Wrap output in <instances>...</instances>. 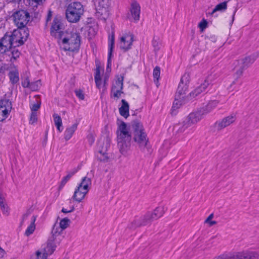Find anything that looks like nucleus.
Masks as SVG:
<instances>
[{"mask_svg": "<svg viewBox=\"0 0 259 259\" xmlns=\"http://www.w3.org/2000/svg\"><path fill=\"white\" fill-rule=\"evenodd\" d=\"M164 213V207L163 206H158L153 212H148L145 215L140 218H136L128 225V228L131 229H135L137 227L150 225L153 221L161 217Z\"/></svg>", "mask_w": 259, "mask_h": 259, "instance_id": "nucleus-1", "label": "nucleus"}, {"mask_svg": "<svg viewBox=\"0 0 259 259\" xmlns=\"http://www.w3.org/2000/svg\"><path fill=\"white\" fill-rule=\"evenodd\" d=\"M60 48L65 51L74 52L78 51L80 45V36L76 32H66L58 40Z\"/></svg>", "mask_w": 259, "mask_h": 259, "instance_id": "nucleus-2", "label": "nucleus"}, {"mask_svg": "<svg viewBox=\"0 0 259 259\" xmlns=\"http://www.w3.org/2000/svg\"><path fill=\"white\" fill-rule=\"evenodd\" d=\"M117 140L120 152L125 154L130 149L131 145V135L127 125L122 122L117 130Z\"/></svg>", "mask_w": 259, "mask_h": 259, "instance_id": "nucleus-3", "label": "nucleus"}, {"mask_svg": "<svg viewBox=\"0 0 259 259\" xmlns=\"http://www.w3.org/2000/svg\"><path fill=\"white\" fill-rule=\"evenodd\" d=\"M258 57H259V52L236 60L234 62V69L236 78L232 82L230 87H232L236 83L237 79L242 75L244 70L250 66Z\"/></svg>", "mask_w": 259, "mask_h": 259, "instance_id": "nucleus-4", "label": "nucleus"}, {"mask_svg": "<svg viewBox=\"0 0 259 259\" xmlns=\"http://www.w3.org/2000/svg\"><path fill=\"white\" fill-rule=\"evenodd\" d=\"M132 128L134 130V140L141 148H144L148 142L143 124L139 121L132 122Z\"/></svg>", "mask_w": 259, "mask_h": 259, "instance_id": "nucleus-5", "label": "nucleus"}, {"mask_svg": "<svg viewBox=\"0 0 259 259\" xmlns=\"http://www.w3.org/2000/svg\"><path fill=\"white\" fill-rule=\"evenodd\" d=\"M84 12L83 6L80 2H74L69 4L66 10V17L70 22H78Z\"/></svg>", "mask_w": 259, "mask_h": 259, "instance_id": "nucleus-6", "label": "nucleus"}, {"mask_svg": "<svg viewBox=\"0 0 259 259\" xmlns=\"http://www.w3.org/2000/svg\"><path fill=\"white\" fill-rule=\"evenodd\" d=\"M28 36L29 33L27 29L14 30L12 34L10 35V36L12 37L11 40L14 48L23 45Z\"/></svg>", "mask_w": 259, "mask_h": 259, "instance_id": "nucleus-7", "label": "nucleus"}, {"mask_svg": "<svg viewBox=\"0 0 259 259\" xmlns=\"http://www.w3.org/2000/svg\"><path fill=\"white\" fill-rule=\"evenodd\" d=\"M96 10V15L102 19H106L108 16L109 0H93Z\"/></svg>", "mask_w": 259, "mask_h": 259, "instance_id": "nucleus-8", "label": "nucleus"}, {"mask_svg": "<svg viewBox=\"0 0 259 259\" xmlns=\"http://www.w3.org/2000/svg\"><path fill=\"white\" fill-rule=\"evenodd\" d=\"M29 17V14L24 10L17 11L13 15L14 22L19 29H24Z\"/></svg>", "mask_w": 259, "mask_h": 259, "instance_id": "nucleus-9", "label": "nucleus"}, {"mask_svg": "<svg viewBox=\"0 0 259 259\" xmlns=\"http://www.w3.org/2000/svg\"><path fill=\"white\" fill-rule=\"evenodd\" d=\"M237 119L235 114L232 113L229 115L224 117L221 120L215 123V127L218 131L222 130L226 127L234 123Z\"/></svg>", "mask_w": 259, "mask_h": 259, "instance_id": "nucleus-10", "label": "nucleus"}, {"mask_svg": "<svg viewBox=\"0 0 259 259\" xmlns=\"http://www.w3.org/2000/svg\"><path fill=\"white\" fill-rule=\"evenodd\" d=\"M12 109L11 102L7 99L0 101V122L5 120Z\"/></svg>", "mask_w": 259, "mask_h": 259, "instance_id": "nucleus-11", "label": "nucleus"}, {"mask_svg": "<svg viewBox=\"0 0 259 259\" xmlns=\"http://www.w3.org/2000/svg\"><path fill=\"white\" fill-rule=\"evenodd\" d=\"M190 81V75L188 73H185L181 77L180 83L178 85L176 94L179 96L185 98L186 92L188 90V84Z\"/></svg>", "mask_w": 259, "mask_h": 259, "instance_id": "nucleus-12", "label": "nucleus"}, {"mask_svg": "<svg viewBox=\"0 0 259 259\" xmlns=\"http://www.w3.org/2000/svg\"><path fill=\"white\" fill-rule=\"evenodd\" d=\"M62 25L60 20L55 18L51 28V34L57 39V41L63 36L65 33L62 31Z\"/></svg>", "mask_w": 259, "mask_h": 259, "instance_id": "nucleus-13", "label": "nucleus"}, {"mask_svg": "<svg viewBox=\"0 0 259 259\" xmlns=\"http://www.w3.org/2000/svg\"><path fill=\"white\" fill-rule=\"evenodd\" d=\"M140 13L141 7L140 4L136 1L132 2L128 15V19L131 21L134 20L137 22L140 19Z\"/></svg>", "mask_w": 259, "mask_h": 259, "instance_id": "nucleus-14", "label": "nucleus"}, {"mask_svg": "<svg viewBox=\"0 0 259 259\" xmlns=\"http://www.w3.org/2000/svg\"><path fill=\"white\" fill-rule=\"evenodd\" d=\"M134 41V35L132 33H127L120 38L119 47L124 51H127L131 48Z\"/></svg>", "mask_w": 259, "mask_h": 259, "instance_id": "nucleus-15", "label": "nucleus"}, {"mask_svg": "<svg viewBox=\"0 0 259 259\" xmlns=\"http://www.w3.org/2000/svg\"><path fill=\"white\" fill-rule=\"evenodd\" d=\"M123 77L121 76L118 77L113 83L111 94L114 98H119L121 96V94L123 93L122 91L123 89Z\"/></svg>", "mask_w": 259, "mask_h": 259, "instance_id": "nucleus-16", "label": "nucleus"}, {"mask_svg": "<svg viewBox=\"0 0 259 259\" xmlns=\"http://www.w3.org/2000/svg\"><path fill=\"white\" fill-rule=\"evenodd\" d=\"M204 115V113L200 110L196 112L190 113L185 120L187 122L186 124L191 126L192 125L196 124L199 122L203 117Z\"/></svg>", "mask_w": 259, "mask_h": 259, "instance_id": "nucleus-17", "label": "nucleus"}, {"mask_svg": "<svg viewBox=\"0 0 259 259\" xmlns=\"http://www.w3.org/2000/svg\"><path fill=\"white\" fill-rule=\"evenodd\" d=\"M12 37L10 35L5 34L0 40V52L5 53L14 47L12 41Z\"/></svg>", "mask_w": 259, "mask_h": 259, "instance_id": "nucleus-18", "label": "nucleus"}, {"mask_svg": "<svg viewBox=\"0 0 259 259\" xmlns=\"http://www.w3.org/2000/svg\"><path fill=\"white\" fill-rule=\"evenodd\" d=\"M259 254L256 251L246 250L237 252L238 259H258Z\"/></svg>", "mask_w": 259, "mask_h": 259, "instance_id": "nucleus-19", "label": "nucleus"}, {"mask_svg": "<svg viewBox=\"0 0 259 259\" xmlns=\"http://www.w3.org/2000/svg\"><path fill=\"white\" fill-rule=\"evenodd\" d=\"M88 193V191L78 186L74 191L72 199L78 202H80Z\"/></svg>", "mask_w": 259, "mask_h": 259, "instance_id": "nucleus-20", "label": "nucleus"}, {"mask_svg": "<svg viewBox=\"0 0 259 259\" xmlns=\"http://www.w3.org/2000/svg\"><path fill=\"white\" fill-rule=\"evenodd\" d=\"M114 46V35L109 36L108 39V54L107 67L111 65V58L112 57V52Z\"/></svg>", "mask_w": 259, "mask_h": 259, "instance_id": "nucleus-21", "label": "nucleus"}, {"mask_svg": "<svg viewBox=\"0 0 259 259\" xmlns=\"http://www.w3.org/2000/svg\"><path fill=\"white\" fill-rule=\"evenodd\" d=\"M77 123H74L71 126L66 128L64 134V139L66 141H68L71 138L74 132L77 130Z\"/></svg>", "mask_w": 259, "mask_h": 259, "instance_id": "nucleus-22", "label": "nucleus"}, {"mask_svg": "<svg viewBox=\"0 0 259 259\" xmlns=\"http://www.w3.org/2000/svg\"><path fill=\"white\" fill-rule=\"evenodd\" d=\"M122 105L119 108V111L120 114L125 117L127 118L129 116V105L128 103L124 99L121 100Z\"/></svg>", "mask_w": 259, "mask_h": 259, "instance_id": "nucleus-23", "label": "nucleus"}, {"mask_svg": "<svg viewBox=\"0 0 259 259\" xmlns=\"http://www.w3.org/2000/svg\"><path fill=\"white\" fill-rule=\"evenodd\" d=\"M219 101L218 100H212L209 101L205 107L201 110L204 113V115L212 111L218 105Z\"/></svg>", "mask_w": 259, "mask_h": 259, "instance_id": "nucleus-24", "label": "nucleus"}, {"mask_svg": "<svg viewBox=\"0 0 259 259\" xmlns=\"http://www.w3.org/2000/svg\"><path fill=\"white\" fill-rule=\"evenodd\" d=\"M209 85L207 81L205 80L200 86L195 89L191 94V96L195 97L201 93L204 92Z\"/></svg>", "mask_w": 259, "mask_h": 259, "instance_id": "nucleus-25", "label": "nucleus"}, {"mask_svg": "<svg viewBox=\"0 0 259 259\" xmlns=\"http://www.w3.org/2000/svg\"><path fill=\"white\" fill-rule=\"evenodd\" d=\"M56 246L54 245L53 242H49L46 247L43 248L42 253L46 255L47 258L48 256L52 254L55 250Z\"/></svg>", "mask_w": 259, "mask_h": 259, "instance_id": "nucleus-26", "label": "nucleus"}, {"mask_svg": "<svg viewBox=\"0 0 259 259\" xmlns=\"http://www.w3.org/2000/svg\"><path fill=\"white\" fill-rule=\"evenodd\" d=\"M8 75L9 76L10 81L12 84H15L19 81V72L18 70L16 68L11 70L9 72Z\"/></svg>", "mask_w": 259, "mask_h": 259, "instance_id": "nucleus-27", "label": "nucleus"}, {"mask_svg": "<svg viewBox=\"0 0 259 259\" xmlns=\"http://www.w3.org/2000/svg\"><path fill=\"white\" fill-rule=\"evenodd\" d=\"M36 219V216L33 215L31 218V223L28 226L27 228L26 229L25 232V235L26 236H29L33 233L34 232L35 229V222Z\"/></svg>", "mask_w": 259, "mask_h": 259, "instance_id": "nucleus-28", "label": "nucleus"}, {"mask_svg": "<svg viewBox=\"0 0 259 259\" xmlns=\"http://www.w3.org/2000/svg\"><path fill=\"white\" fill-rule=\"evenodd\" d=\"M107 148L99 150L98 153L97 154L98 159L102 162H106L109 161V157L108 154L106 152Z\"/></svg>", "mask_w": 259, "mask_h": 259, "instance_id": "nucleus-29", "label": "nucleus"}, {"mask_svg": "<svg viewBox=\"0 0 259 259\" xmlns=\"http://www.w3.org/2000/svg\"><path fill=\"white\" fill-rule=\"evenodd\" d=\"M92 184L91 178L88 177H84L82 179L81 183L79 184V186L82 188L84 190H86L88 192L90 189Z\"/></svg>", "mask_w": 259, "mask_h": 259, "instance_id": "nucleus-30", "label": "nucleus"}, {"mask_svg": "<svg viewBox=\"0 0 259 259\" xmlns=\"http://www.w3.org/2000/svg\"><path fill=\"white\" fill-rule=\"evenodd\" d=\"M186 123L187 122L184 120L182 123L175 125L174 126V132L178 134L183 133L187 128L190 127V125H187Z\"/></svg>", "mask_w": 259, "mask_h": 259, "instance_id": "nucleus-31", "label": "nucleus"}, {"mask_svg": "<svg viewBox=\"0 0 259 259\" xmlns=\"http://www.w3.org/2000/svg\"><path fill=\"white\" fill-rule=\"evenodd\" d=\"M184 98H182V96H179V97H177V95L176 94L175 95V100L174 102L171 110L172 111L174 112V111L176 110L177 109H179L183 103Z\"/></svg>", "mask_w": 259, "mask_h": 259, "instance_id": "nucleus-32", "label": "nucleus"}, {"mask_svg": "<svg viewBox=\"0 0 259 259\" xmlns=\"http://www.w3.org/2000/svg\"><path fill=\"white\" fill-rule=\"evenodd\" d=\"M53 117L55 125L59 132L63 131L62 127V121L61 117L57 114L54 113L53 115Z\"/></svg>", "mask_w": 259, "mask_h": 259, "instance_id": "nucleus-33", "label": "nucleus"}, {"mask_svg": "<svg viewBox=\"0 0 259 259\" xmlns=\"http://www.w3.org/2000/svg\"><path fill=\"white\" fill-rule=\"evenodd\" d=\"M228 1L224 2L223 3L218 4L214 9L212 10L211 14L213 15L217 11L224 12L227 9Z\"/></svg>", "mask_w": 259, "mask_h": 259, "instance_id": "nucleus-34", "label": "nucleus"}, {"mask_svg": "<svg viewBox=\"0 0 259 259\" xmlns=\"http://www.w3.org/2000/svg\"><path fill=\"white\" fill-rule=\"evenodd\" d=\"M215 259H238L237 252L223 254L218 256Z\"/></svg>", "mask_w": 259, "mask_h": 259, "instance_id": "nucleus-35", "label": "nucleus"}, {"mask_svg": "<svg viewBox=\"0 0 259 259\" xmlns=\"http://www.w3.org/2000/svg\"><path fill=\"white\" fill-rule=\"evenodd\" d=\"M160 74V68L156 66L153 70V75L154 78V81L158 86V80Z\"/></svg>", "mask_w": 259, "mask_h": 259, "instance_id": "nucleus-36", "label": "nucleus"}, {"mask_svg": "<svg viewBox=\"0 0 259 259\" xmlns=\"http://www.w3.org/2000/svg\"><path fill=\"white\" fill-rule=\"evenodd\" d=\"M40 86V80H37L35 81L30 82L29 89L32 91H35L38 90Z\"/></svg>", "mask_w": 259, "mask_h": 259, "instance_id": "nucleus-37", "label": "nucleus"}, {"mask_svg": "<svg viewBox=\"0 0 259 259\" xmlns=\"http://www.w3.org/2000/svg\"><path fill=\"white\" fill-rule=\"evenodd\" d=\"M63 231L62 229L59 227V225L57 224H55L53 226L52 231V234L53 237L54 238L55 236H57L59 235Z\"/></svg>", "mask_w": 259, "mask_h": 259, "instance_id": "nucleus-38", "label": "nucleus"}, {"mask_svg": "<svg viewBox=\"0 0 259 259\" xmlns=\"http://www.w3.org/2000/svg\"><path fill=\"white\" fill-rule=\"evenodd\" d=\"M70 222V221L69 219L64 218L61 220L59 226L62 230H64L68 227Z\"/></svg>", "mask_w": 259, "mask_h": 259, "instance_id": "nucleus-39", "label": "nucleus"}, {"mask_svg": "<svg viewBox=\"0 0 259 259\" xmlns=\"http://www.w3.org/2000/svg\"><path fill=\"white\" fill-rule=\"evenodd\" d=\"M30 259H47V258L40 251L37 250L35 254L31 256Z\"/></svg>", "mask_w": 259, "mask_h": 259, "instance_id": "nucleus-40", "label": "nucleus"}, {"mask_svg": "<svg viewBox=\"0 0 259 259\" xmlns=\"http://www.w3.org/2000/svg\"><path fill=\"white\" fill-rule=\"evenodd\" d=\"M71 178V177L68 174H67V175L62 179L59 187V189H62Z\"/></svg>", "mask_w": 259, "mask_h": 259, "instance_id": "nucleus-41", "label": "nucleus"}, {"mask_svg": "<svg viewBox=\"0 0 259 259\" xmlns=\"http://www.w3.org/2000/svg\"><path fill=\"white\" fill-rule=\"evenodd\" d=\"M213 213L210 214L205 220L204 223L206 224H208L210 227L214 225H215L217 224V222L214 221H211V220L213 219Z\"/></svg>", "mask_w": 259, "mask_h": 259, "instance_id": "nucleus-42", "label": "nucleus"}, {"mask_svg": "<svg viewBox=\"0 0 259 259\" xmlns=\"http://www.w3.org/2000/svg\"><path fill=\"white\" fill-rule=\"evenodd\" d=\"M0 207L5 213L8 212L7 205L2 198H0Z\"/></svg>", "mask_w": 259, "mask_h": 259, "instance_id": "nucleus-43", "label": "nucleus"}, {"mask_svg": "<svg viewBox=\"0 0 259 259\" xmlns=\"http://www.w3.org/2000/svg\"><path fill=\"white\" fill-rule=\"evenodd\" d=\"M37 120V113L36 112H31L29 123L31 124L35 123Z\"/></svg>", "mask_w": 259, "mask_h": 259, "instance_id": "nucleus-44", "label": "nucleus"}, {"mask_svg": "<svg viewBox=\"0 0 259 259\" xmlns=\"http://www.w3.org/2000/svg\"><path fill=\"white\" fill-rule=\"evenodd\" d=\"M11 53L12 55V58L14 60H16L17 58H18L20 55V52L15 48H14L11 51Z\"/></svg>", "mask_w": 259, "mask_h": 259, "instance_id": "nucleus-45", "label": "nucleus"}, {"mask_svg": "<svg viewBox=\"0 0 259 259\" xmlns=\"http://www.w3.org/2000/svg\"><path fill=\"white\" fill-rule=\"evenodd\" d=\"M75 93L76 96L81 100H84V95L83 93V91L81 90H76L75 91Z\"/></svg>", "mask_w": 259, "mask_h": 259, "instance_id": "nucleus-46", "label": "nucleus"}, {"mask_svg": "<svg viewBox=\"0 0 259 259\" xmlns=\"http://www.w3.org/2000/svg\"><path fill=\"white\" fill-rule=\"evenodd\" d=\"M100 67L99 65H97L95 71V80L101 79L100 75Z\"/></svg>", "mask_w": 259, "mask_h": 259, "instance_id": "nucleus-47", "label": "nucleus"}, {"mask_svg": "<svg viewBox=\"0 0 259 259\" xmlns=\"http://www.w3.org/2000/svg\"><path fill=\"white\" fill-rule=\"evenodd\" d=\"M207 26V22L206 20L203 19L202 21H201L199 24V28L202 30H204Z\"/></svg>", "mask_w": 259, "mask_h": 259, "instance_id": "nucleus-48", "label": "nucleus"}, {"mask_svg": "<svg viewBox=\"0 0 259 259\" xmlns=\"http://www.w3.org/2000/svg\"><path fill=\"white\" fill-rule=\"evenodd\" d=\"M40 106V105L39 103L34 104L32 105V106L31 107V112H36L39 109Z\"/></svg>", "mask_w": 259, "mask_h": 259, "instance_id": "nucleus-49", "label": "nucleus"}, {"mask_svg": "<svg viewBox=\"0 0 259 259\" xmlns=\"http://www.w3.org/2000/svg\"><path fill=\"white\" fill-rule=\"evenodd\" d=\"M30 82L28 78H25L22 82V85L24 88H29Z\"/></svg>", "mask_w": 259, "mask_h": 259, "instance_id": "nucleus-50", "label": "nucleus"}, {"mask_svg": "<svg viewBox=\"0 0 259 259\" xmlns=\"http://www.w3.org/2000/svg\"><path fill=\"white\" fill-rule=\"evenodd\" d=\"M152 45L155 50H158L159 49V44L156 40L154 39L152 41Z\"/></svg>", "mask_w": 259, "mask_h": 259, "instance_id": "nucleus-51", "label": "nucleus"}, {"mask_svg": "<svg viewBox=\"0 0 259 259\" xmlns=\"http://www.w3.org/2000/svg\"><path fill=\"white\" fill-rule=\"evenodd\" d=\"M88 141L89 142L90 144L92 145L94 142V138L92 134H90L87 137Z\"/></svg>", "mask_w": 259, "mask_h": 259, "instance_id": "nucleus-52", "label": "nucleus"}, {"mask_svg": "<svg viewBox=\"0 0 259 259\" xmlns=\"http://www.w3.org/2000/svg\"><path fill=\"white\" fill-rule=\"evenodd\" d=\"M78 168H74L70 171L68 172V174L72 177L75 173L78 170Z\"/></svg>", "mask_w": 259, "mask_h": 259, "instance_id": "nucleus-53", "label": "nucleus"}, {"mask_svg": "<svg viewBox=\"0 0 259 259\" xmlns=\"http://www.w3.org/2000/svg\"><path fill=\"white\" fill-rule=\"evenodd\" d=\"M78 168H74L70 171L68 172V174L72 177L75 173L78 170Z\"/></svg>", "mask_w": 259, "mask_h": 259, "instance_id": "nucleus-54", "label": "nucleus"}, {"mask_svg": "<svg viewBox=\"0 0 259 259\" xmlns=\"http://www.w3.org/2000/svg\"><path fill=\"white\" fill-rule=\"evenodd\" d=\"M97 87L100 89L101 87V79L95 80Z\"/></svg>", "mask_w": 259, "mask_h": 259, "instance_id": "nucleus-55", "label": "nucleus"}, {"mask_svg": "<svg viewBox=\"0 0 259 259\" xmlns=\"http://www.w3.org/2000/svg\"><path fill=\"white\" fill-rule=\"evenodd\" d=\"M74 210V207H72L70 210H67L66 208H63L62 209V212L63 213H68L73 211Z\"/></svg>", "mask_w": 259, "mask_h": 259, "instance_id": "nucleus-56", "label": "nucleus"}, {"mask_svg": "<svg viewBox=\"0 0 259 259\" xmlns=\"http://www.w3.org/2000/svg\"><path fill=\"white\" fill-rule=\"evenodd\" d=\"M237 10H238V8H237V7L236 6V7H235L234 8V9L233 12V14H232V21H234V20L235 15L236 13V12L237 11Z\"/></svg>", "mask_w": 259, "mask_h": 259, "instance_id": "nucleus-57", "label": "nucleus"}, {"mask_svg": "<svg viewBox=\"0 0 259 259\" xmlns=\"http://www.w3.org/2000/svg\"><path fill=\"white\" fill-rule=\"evenodd\" d=\"M5 250L0 247V258H3L5 255Z\"/></svg>", "mask_w": 259, "mask_h": 259, "instance_id": "nucleus-58", "label": "nucleus"}, {"mask_svg": "<svg viewBox=\"0 0 259 259\" xmlns=\"http://www.w3.org/2000/svg\"><path fill=\"white\" fill-rule=\"evenodd\" d=\"M28 215V213H26L23 215L22 221L21 223V225L23 224L24 221L27 218Z\"/></svg>", "mask_w": 259, "mask_h": 259, "instance_id": "nucleus-59", "label": "nucleus"}, {"mask_svg": "<svg viewBox=\"0 0 259 259\" xmlns=\"http://www.w3.org/2000/svg\"><path fill=\"white\" fill-rule=\"evenodd\" d=\"M106 80H107V79H105L104 82V86H105L106 84Z\"/></svg>", "mask_w": 259, "mask_h": 259, "instance_id": "nucleus-60", "label": "nucleus"}, {"mask_svg": "<svg viewBox=\"0 0 259 259\" xmlns=\"http://www.w3.org/2000/svg\"><path fill=\"white\" fill-rule=\"evenodd\" d=\"M50 16H51V14H49V15H48V18L47 21H48V20H49V17H50Z\"/></svg>", "mask_w": 259, "mask_h": 259, "instance_id": "nucleus-61", "label": "nucleus"}, {"mask_svg": "<svg viewBox=\"0 0 259 259\" xmlns=\"http://www.w3.org/2000/svg\"><path fill=\"white\" fill-rule=\"evenodd\" d=\"M215 237H216V236H213V237L211 238V239H213V238H215Z\"/></svg>", "mask_w": 259, "mask_h": 259, "instance_id": "nucleus-62", "label": "nucleus"}]
</instances>
